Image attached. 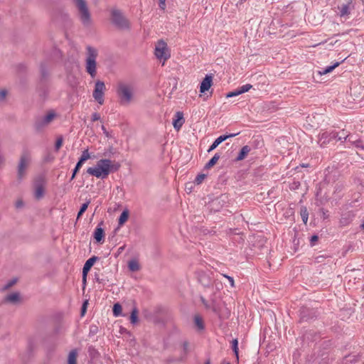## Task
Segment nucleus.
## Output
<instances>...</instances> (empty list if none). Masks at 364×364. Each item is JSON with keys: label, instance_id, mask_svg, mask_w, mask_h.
<instances>
[{"label": "nucleus", "instance_id": "nucleus-17", "mask_svg": "<svg viewBox=\"0 0 364 364\" xmlns=\"http://www.w3.org/2000/svg\"><path fill=\"white\" fill-rule=\"evenodd\" d=\"M40 73H41V82H46L48 80L50 73H49V66L46 61H43L40 65Z\"/></svg>", "mask_w": 364, "mask_h": 364}, {"label": "nucleus", "instance_id": "nucleus-22", "mask_svg": "<svg viewBox=\"0 0 364 364\" xmlns=\"http://www.w3.org/2000/svg\"><path fill=\"white\" fill-rule=\"evenodd\" d=\"M77 351L76 349H73L70 351L68 356V364H77Z\"/></svg>", "mask_w": 364, "mask_h": 364}, {"label": "nucleus", "instance_id": "nucleus-46", "mask_svg": "<svg viewBox=\"0 0 364 364\" xmlns=\"http://www.w3.org/2000/svg\"><path fill=\"white\" fill-rule=\"evenodd\" d=\"M318 240V236L316 235H314L311 237L310 244L311 246L315 245L316 242Z\"/></svg>", "mask_w": 364, "mask_h": 364}, {"label": "nucleus", "instance_id": "nucleus-11", "mask_svg": "<svg viewBox=\"0 0 364 364\" xmlns=\"http://www.w3.org/2000/svg\"><path fill=\"white\" fill-rule=\"evenodd\" d=\"M197 279L204 287H210L213 284L212 279L203 271H198L196 272Z\"/></svg>", "mask_w": 364, "mask_h": 364}, {"label": "nucleus", "instance_id": "nucleus-49", "mask_svg": "<svg viewBox=\"0 0 364 364\" xmlns=\"http://www.w3.org/2000/svg\"><path fill=\"white\" fill-rule=\"evenodd\" d=\"M100 119V115L97 112H95L92 114V121L95 122Z\"/></svg>", "mask_w": 364, "mask_h": 364}, {"label": "nucleus", "instance_id": "nucleus-53", "mask_svg": "<svg viewBox=\"0 0 364 364\" xmlns=\"http://www.w3.org/2000/svg\"><path fill=\"white\" fill-rule=\"evenodd\" d=\"M16 279H13L11 281H10L6 285V288H9L11 287H12L15 283H16Z\"/></svg>", "mask_w": 364, "mask_h": 364}, {"label": "nucleus", "instance_id": "nucleus-16", "mask_svg": "<svg viewBox=\"0 0 364 364\" xmlns=\"http://www.w3.org/2000/svg\"><path fill=\"white\" fill-rule=\"evenodd\" d=\"M212 85L213 76L211 75H206L200 83V92L205 93L211 87Z\"/></svg>", "mask_w": 364, "mask_h": 364}, {"label": "nucleus", "instance_id": "nucleus-5", "mask_svg": "<svg viewBox=\"0 0 364 364\" xmlns=\"http://www.w3.org/2000/svg\"><path fill=\"white\" fill-rule=\"evenodd\" d=\"M117 94L119 100V103L122 105H128L133 97L131 87L124 83H119L118 85Z\"/></svg>", "mask_w": 364, "mask_h": 364}, {"label": "nucleus", "instance_id": "nucleus-52", "mask_svg": "<svg viewBox=\"0 0 364 364\" xmlns=\"http://www.w3.org/2000/svg\"><path fill=\"white\" fill-rule=\"evenodd\" d=\"M356 138L353 135H349L347 141L353 144V141H356Z\"/></svg>", "mask_w": 364, "mask_h": 364}, {"label": "nucleus", "instance_id": "nucleus-14", "mask_svg": "<svg viewBox=\"0 0 364 364\" xmlns=\"http://www.w3.org/2000/svg\"><path fill=\"white\" fill-rule=\"evenodd\" d=\"M103 225V221H101L95 230L93 237L97 242L103 243L105 241V230L101 227Z\"/></svg>", "mask_w": 364, "mask_h": 364}, {"label": "nucleus", "instance_id": "nucleus-34", "mask_svg": "<svg viewBox=\"0 0 364 364\" xmlns=\"http://www.w3.org/2000/svg\"><path fill=\"white\" fill-rule=\"evenodd\" d=\"M232 349L237 359H239V349H238V341L237 338L232 341Z\"/></svg>", "mask_w": 364, "mask_h": 364}, {"label": "nucleus", "instance_id": "nucleus-9", "mask_svg": "<svg viewBox=\"0 0 364 364\" xmlns=\"http://www.w3.org/2000/svg\"><path fill=\"white\" fill-rule=\"evenodd\" d=\"M46 183V180L44 176H38L34 183L35 187V193L34 196L37 200H40L44 196V186Z\"/></svg>", "mask_w": 364, "mask_h": 364}, {"label": "nucleus", "instance_id": "nucleus-30", "mask_svg": "<svg viewBox=\"0 0 364 364\" xmlns=\"http://www.w3.org/2000/svg\"><path fill=\"white\" fill-rule=\"evenodd\" d=\"M338 9H340V16L342 17V16H348L349 14H350V5H347V4H343L341 6V7H338Z\"/></svg>", "mask_w": 364, "mask_h": 364}, {"label": "nucleus", "instance_id": "nucleus-50", "mask_svg": "<svg viewBox=\"0 0 364 364\" xmlns=\"http://www.w3.org/2000/svg\"><path fill=\"white\" fill-rule=\"evenodd\" d=\"M90 272L89 269L83 267L82 268V280H86L87 279V275L88 274V272Z\"/></svg>", "mask_w": 364, "mask_h": 364}, {"label": "nucleus", "instance_id": "nucleus-7", "mask_svg": "<svg viewBox=\"0 0 364 364\" xmlns=\"http://www.w3.org/2000/svg\"><path fill=\"white\" fill-rule=\"evenodd\" d=\"M106 90L104 82L101 80H97L95 85V89L92 92L94 99L100 104L104 103V94Z\"/></svg>", "mask_w": 364, "mask_h": 364}, {"label": "nucleus", "instance_id": "nucleus-44", "mask_svg": "<svg viewBox=\"0 0 364 364\" xmlns=\"http://www.w3.org/2000/svg\"><path fill=\"white\" fill-rule=\"evenodd\" d=\"M223 276L224 277H225L226 279H228L229 282H230V284L232 287H235V281H234V279L233 277H230V276H228L227 274H223Z\"/></svg>", "mask_w": 364, "mask_h": 364}, {"label": "nucleus", "instance_id": "nucleus-63", "mask_svg": "<svg viewBox=\"0 0 364 364\" xmlns=\"http://www.w3.org/2000/svg\"><path fill=\"white\" fill-rule=\"evenodd\" d=\"M83 284H86V280H82Z\"/></svg>", "mask_w": 364, "mask_h": 364}, {"label": "nucleus", "instance_id": "nucleus-23", "mask_svg": "<svg viewBox=\"0 0 364 364\" xmlns=\"http://www.w3.org/2000/svg\"><path fill=\"white\" fill-rule=\"evenodd\" d=\"M5 299L8 302L16 304L20 301V294L17 292L11 293L7 295Z\"/></svg>", "mask_w": 364, "mask_h": 364}, {"label": "nucleus", "instance_id": "nucleus-54", "mask_svg": "<svg viewBox=\"0 0 364 364\" xmlns=\"http://www.w3.org/2000/svg\"><path fill=\"white\" fill-rule=\"evenodd\" d=\"M102 130L103 131V133L107 136H109V132H107V130L106 129V128L105 127L104 125H102Z\"/></svg>", "mask_w": 364, "mask_h": 364}, {"label": "nucleus", "instance_id": "nucleus-3", "mask_svg": "<svg viewBox=\"0 0 364 364\" xmlns=\"http://www.w3.org/2000/svg\"><path fill=\"white\" fill-rule=\"evenodd\" d=\"M111 21L119 29L129 30L130 28L129 20L123 15L119 9H114L111 11Z\"/></svg>", "mask_w": 364, "mask_h": 364}, {"label": "nucleus", "instance_id": "nucleus-18", "mask_svg": "<svg viewBox=\"0 0 364 364\" xmlns=\"http://www.w3.org/2000/svg\"><path fill=\"white\" fill-rule=\"evenodd\" d=\"M355 218V214L353 211H348L341 215L340 218V225L341 226L348 225Z\"/></svg>", "mask_w": 364, "mask_h": 364}, {"label": "nucleus", "instance_id": "nucleus-56", "mask_svg": "<svg viewBox=\"0 0 364 364\" xmlns=\"http://www.w3.org/2000/svg\"><path fill=\"white\" fill-rule=\"evenodd\" d=\"M95 279H96V281H97L98 283H102V282H103V279H100V278H99V277H98L97 274L95 275Z\"/></svg>", "mask_w": 364, "mask_h": 364}, {"label": "nucleus", "instance_id": "nucleus-59", "mask_svg": "<svg viewBox=\"0 0 364 364\" xmlns=\"http://www.w3.org/2000/svg\"><path fill=\"white\" fill-rule=\"evenodd\" d=\"M305 310H306V309H303V310L301 312L303 318L306 317V315L304 314H305Z\"/></svg>", "mask_w": 364, "mask_h": 364}, {"label": "nucleus", "instance_id": "nucleus-37", "mask_svg": "<svg viewBox=\"0 0 364 364\" xmlns=\"http://www.w3.org/2000/svg\"><path fill=\"white\" fill-rule=\"evenodd\" d=\"M353 145H354L357 149L364 151V143L360 139H356V141H353Z\"/></svg>", "mask_w": 364, "mask_h": 364}, {"label": "nucleus", "instance_id": "nucleus-60", "mask_svg": "<svg viewBox=\"0 0 364 364\" xmlns=\"http://www.w3.org/2000/svg\"><path fill=\"white\" fill-rule=\"evenodd\" d=\"M205 364H211L210 360L208 358L205 360Z\"/></svg>", "mask_w": 364, "mask_h": 364}, {"label": "nucleus", "instance_id": "nucleus-31", "mask_svg": "<svg viewBox=\"0 0 364 364\" xmlns=\"http://www.w3.org/2000/svg\"><path fill=\"white\" fill-rule=\"evenodd\" d=\"M122 306L119 303H115L112 307L113 315L116 317L122 315Z\"/></svg>", "mask_w": 364, "mask_h": 364}, {"label": "nucleus", "instance_id": "nucleus-13", "mask_svg": "<svg viewBox=\"0 0 364 364\" xmlns=\"http://www.w3.org/2000/svg\"><path fill=\"white\" fill-rule=\"evenodd\" d=\"M166 48V43L163 41H159L158 45L155 48V55L159 59H164V60L168 58L165 53V50Z\"/></svg>", "mask_w": 364, "mask_h": 364}, {"label": "nucleus", "instance_id": "nucleus-28", "mask_svg": "<svg viewBox=\"0 0 364 364\" xmlns=\"http://www.w3.org/2000/svg\"><path fill=\"white\" fill-rule=\"evenodd\" d=\"M99 259V257L97 256H92L89 258L85 263L83 267L90 270L92 267L94 265L96 261Z\"/></svg>", "mask_w": 364, "mask_h": 364}, {"label": "nucleus", "instance_id": "nucleus-26", "mask_svg": "<svg viewBox=\"0 0 364 364\" xmlns=\"http://www.w3.org/2000/svg\"><path fill=\"white\" fill-rule=\"evenodd\" d=\"M138 313H139V311H138L137 308L136 306H134L132 310L131 315L129 317L131 323L136 324L138 322V321H139Z\"/></svg>", "mask_w": 364, "mask_h": 364}, {"label": "nucleus", "instance_id": "nucleus-32", "mask_svg": "<svg viewBox=\"0 0 364 364\" xmlns=\"http://www.w3.org/2000/svg\"><path fill=\"white\" fill-rule=\"evenodd\" d=\"M89 159H91V156L88 151V149H85L82 152V154H81L80 157L79 158L78 161H80V163H82L84 164V163Z\"/></svg>", "mask_w": 364, "mask_h": 364}, {"label": "nucleus", "instance_id": "nucleus-55", "mask_svg": "<svg viewBox=\"0 0 364 364\" xmlns=\"http://www.w3.org/2000/svg\"><path fill=\"white\" fill-rule=\"evenodd\" d=\"M201 301H202V303L204 304V306H205L206 308H209V305L208 304V302L205 301V299L201 298Z\"/></svg>", "mask_w": 364, "mask_h": 364}, {"label": "nucleus", "instance_id": "nucleus-36", "mask_svg": "<svg viewBox=\"0 0 364 364\" xmlns=\"http://www.w3.org/2000/svg\"><path fill=\"white\" fill-rule=\"evenodd\" d=\"M301 217L303 222L306 223L309 218V213L306 208L304 207L301 209Z\"/></svg>", "mask_w": 364, "mask_h": 364}, {"label": "nucleus", "instance_id": "nucleus-48", "mask_svg": "<svg viewBox=\"0 0 364 364\" xmlns=\"http://www.w3.org/2000/svg\"><path fill=\"white\" fill-rule=\"evenodd\" d=\"M193 184H194V182L192 183V182H188L186 184V190L188 192V193H191L192 189H193Z\"/></svg>", "mask_w": 364, "mask_h": 364}, {"label": "nucleus", "instance_id": "nucleus-42", "mask_svg": "<svg viewBox=\"0 0 364 364\" xmlns=\"http://www.w3.org/2000/svg\"><path fill=\"white\" fill-rule=\"evenodd\" d=\"M240 95H241V93L240 92V90L237 88V89H236L234 91L229 92L228 93H227L226 94V97L227 98L233 97L238 96Z\"/></svg>", "mask_w": 364, "mask_h": 364}, {"label": "nucleus", "instance_id": "nucleus-2", "mask_svg": "<svg viewBox=\"0 0 364 364\" xmlns=\"http://www.w3.org/2000/svg\"><path fill=\"white\" fill-rule=\"evenodd\" d=\"M78 9L79 18L85 27H89L92 24L91 14L88 9L85 0H73Z\"/></svg>", "mask_w": 364, "mask_h": 364}, {"label": "nucleus", "instance_id": "nucleus-35", "mask_svg": "<svg viewBox=\"0 0 364 364\" xmlns=\"http://www.w3.org/2000/svg\"><path fill=\"white\" fill-rule=\"evenodd\" d=\"M82 165H83V164L80 163V161L77 162L75 168L73 170L72 176L70 179V181H73L75 178L77 173L79 172V171L81 168V167L82 166Z\"/></svg>", "mask_w": 364, "mask_h": 364}, {"label": "nucleus", "instance_id": "nucleus-58", "mask_svg": "<svg viewBox=\"0 0 364 364\" xmlns=\"http://www.w3.org/2000/svg\"><path fill=\"white\" fill-rule=\"evenodd\" d=\"M22 205H23V202H22L21 200L18 201V202L16 203V207H17V208L21 207Z\"/></svg>", "mask_w": 364, "mask_h": 364}, {"label": "nucleus", "instance_id": "nucleus-15", "mask_svg": "<svg viewBox=\"0 0 364 364\" xmlns=\"http://www.w3.org/2000/svg\"><path fill=\"white\" fill-rule=\"evenodd\" d=\"M184 122L185 119L183 117V113L182 112H177L173 119V126L174 129L177 131L180 130Z\"/></svg>", "mask_w": 364, "mask_h": 364}, {"label": "nucleus", "instance_id": "nucleus-61", "mask_svg": "<svg viewBox=\"0 0 364 364\" xmlns=\"http://www.w3.org/2000/svg\"><path fill=\"white\" fill-rule=\"evenodd\" d=\"M360 228L364 230V222L360 225Z\"/></svg>", "mask_w": 364, "mask_h": 364}, {"label": "nucleus", "instance_id": "nucleus-1", "mask_svg": "<svg viewBox=\"0 0 364 364\" xmlns=\"http://www.w3.org/2000/svg\"><path fill=\"white\" fill-rule=\"evenodd\" d=\"M119 167L118 164H112V161L109 159H100L97 162L95 167H89L87 173L97 178L105 179L112 171H117Z\"/></svg>", "mask_w": 364, "mask_h": 364}, {"label": "nucleus", "instance_id": "nucleus-12", "mask_svg": "<svg viewBox=\"0 0 364 364\" xmlns=\"http://www.w3.org/2000/svg\"><path fill=\"white\" fill-rule=\"evenodd\" d=\"M240 133L237 132V133H234V134H223V135H220L219 137H218L213 142V144L210 145V146L209 147L208 150V152H210L212 151H213L215 149H216L219 144H220L222 142L225 141V140H227L229 138H232V137H234V136H236L239 134Z\"/></svg>", "mask_w": 364, "mask_h": 364}, {"label": "nucleus", "instance_id": "nucleus-40", "mask_svg": "<svg viewBox=\"0 0 364 364\" xmlns=\"http://www.w3.org/2000/svg\"><path fill=\"white\" fill-rule=\"evenodd\" d=\"M63 143V138L62 136L58 137L55 144V150L58 151L60 147L62 146Z\"/></svg>", "mask_w": 364, "mask_h": 364}, {"label": "nucleus", "instance_id": "nucleus-27", "mask_svg": "<svg viewBox=\"0 0 364 364\" xmlns=\"http://www.w3.org/2000/svg\"><path fill=\"white\" fill-rule=\"evenodd\" d=\"M128 267L132 272H137L140 269V265L135 259H132L128 262Z\"/></svg>", "mask_w": 364, "mask_h": 364}, {"label": "nucleus", "instance_id": "nucleus-33", "mask_svg": "<svg viewBox=\"0 0 364 364\" xmlns=\"http://www.w3.org/2000/svg\"><path fill=\"white\" fill-rule=\"evenodd\" d=\"M90 203V200H88L85 203L82 204L77 213V219H79L82 215V214L86 211Z\"/></svg>", "mask_w": 364, "mask_h": 364}, {"label": "nucleus", "instance_id": "nucleus-51", "mask_svg": "<svg viewBox=\"0 0 364 364\" xmlns=\"http://www.w3.org/2000/svg\"><path fill=\"white\" fill-rule=\"evenodd\" d=\"M159 7L164 10L166 9V0H159Z\"/></svg>", "mask_w": 364, "mask_h": 364}, {"label": "nucleus", "instance_id": "nucleus-4", "mask_svg": "<svg viewBox=\"0 0 364 364\" xmlns=\"http://www.w3.org/2000/svg\"><path fill=\"white\" fill-rule=\"evenodd\" d=\"M87 58L86 59V71L93 78L96 76V58L97 56V50L91 46L87 47Z\"/></svg>", "mask_w": 364, "mask_h": 364}, {"label": "nucleus", "instance_id": "nucleus-57", "mask_svg": "<svg viewBox=\"0 0 364 364\" xmlns=\"http://www.w3.org/2000/svg\"><path fill=\"white\" fill-rule=\"evenodd\" d=\"M345 1V4H347V5H351L352 4V2H353V0H344Z\"/></svg>", "mask_w": 364, "mask_h": 364}, {"label": "nucleus", "instance_id": "nucleus-43", "mask_svg": "<svg viewBox=\"0 0 364 364\" xmlns=\"http://www.w3.org/2000/svg\"><path fill=\"white\" fill-rule=\"evenodd\" d=\"M188 346H189V344L187 341H184L183 343V353L181 355H185L186 357V355L188 352Z\"/></svg>", "mask_w": 364, "mask_h": 364}, {"label": "nucleus", "instance_id": "nucleus-20", "mask_svg": "<svg viewBox=\"0 0 364 364\" xmlns=\"http://www.w3.org/2000/svg\"><path fill=\"white\" fill-rule=\"evenodd\" d=\"M185 360H186L185 355H181L180 357H178V358H176L173 355H170L165 359L164 362L166 364H173V363L184 362Z\"/></svg>", "mask_w": 364, "mask_h": 364}, {"label": "nucleus", "instance_id": "nucleus-38", "mask_svg": "<svg viewBox=\"0 0 364 364\" xmlns=\"http://www.w3.org/2000/svg\"><path fill=\"white\" fill-rule=\"evenodd\" d=\"M207 177V175L205 173H199L195 178L194 183L198 185L200 184L203 180Z\"/></svg>", "mask_w": 364, "mask_h": 364}, {"label": "nucleus", "instance_id": "nucleus-19", "mask_svg": "<svg viewBox=\"0 0 364 364\" xmlns=\"http://www.w3.org/2000/svg\"><path fill=\"white\" fill-rule=\"evenodd\" d=\"M251 148L248 145H245L240 150L237 156L235 159V161H240L244 160L250 152Z\"/></svg>", "mask_w": 364, "mask_h": 364}, {"label": "nucleus", "instance_id": "nucleus-10", "mask_svg": "<svg viewBox=\"0 0 364 364\" xmlns=\"http://www.w3.org/2000/svg\"><path fill=\"white\" fill-rule=\"evenodd\" d=\"M338 136V134L336 132H325L319 135V139L318 143L320 144L321 147H323L326 144H329L331 140L336 139Z\"/></svg>", "mask_w": 364, "mask_h": 364}, {"label": "nucleus", "instance_id": "nucleus-6", "mask_svg": "<svg viewBox=\"0 0 364 364\" xmlns=\"http://www.w3.org/2000/svg\"><path fill=\"white\" fill-rule=\"evenodd\" d=\"M31 159L27 153L21 154L17 166V179L21 181L26 175V169L30 164Z\"/></svg>", "mask_w": 364, "mask_h": 364}, {"label": "nucleus", "instance_id": "nucleus-29", "mask_svg": "<svg viewBox=\"0 0 364 364\" xmlns=\"http://www.w3.org/2000/svg\"><path fill=\"white\" fill-rule=\"evenodd\" d=\"M339 65H340V63L339 62H336L333 65L326 67L322 71H318V73L321 75L329 73L332 72Z\"/></svg>", "mask_w": 364, "mask_h": 364}, {"label": "nucleus", "instance_id": "nucleus-25", "mask_svg": "<svg viewBox=\"0 0 364 364\" xmlns=\"http://www.w3.org/2000/svg\"><path fill=\"white\" fill-rule=\"evenodd\" d=\"M220 156L218 153L215 154V155L209 160V161L205 165V169H209L213 167L218 161Z\"/></svg>", "mask_w": 364, "mask_h": 364}, {"label": "nucleus", "instance_id": "nucleus-41", "mask_svg": "<svg viewBox=\"0 0 364 364\" xmlns=\"http://www.w3.org/2000/svg\"><path fill=\"white\" fill-rule=\"evenodd\" d=\"M252 87V85L246 84V85H242L240 87H238V89L240 90V93L243 94L245 92H248Z\"/></svg>", "mask_w": 364, "mask_h": 364}, {"label": "nucleus", "instance_id": "nucleus-45", "mask_svg": "<svg viewBox=\"0 0 364 364\" xmlns=\"http://www.w3.org/2000/svg\"><path fill=\"white\" fill-rule=\"evenodd\" d=\"M7 95V90H1L0 91V102H2L4 100Z\"/></svg>", "mask_w": 364, "mask_h": 364}, {"label": "nucleus", "instance_id": "nucleus-62", "mask_svg": "<svg viewBox=\"0 0 364 364\" xmlns=\"http://www.w3.org/2000/svg\"><path fill=\"white\" fill-rule=\"evenodd\" d=\"M174 89H176V83L175 84V85L173 87V90H174Z\"/></svg>", "mask_w": 364, "mask_h": 364}, {"label": "nucleus", "instance_id": "nucleus-21", "mask_svg": "<svg viewBox=\"0 0 364 364\" xmlns=\"http://www.w3.org/2000/svg\"><path fill=\"white\" fill-rule=\"evenodd\" d=\"M129 212L127 209L124 210L120 214L118 219L119 226H122L128 220Z\"/></svg>", "mask_w": 364, "mask_h": 364}, {"label": "nucleus", "instance_id": "nucleus-64", "mask_svg": "<svg viewBox=\"0 0 364 364\" xmlns=\"http://www.w3.org/2000/svg\"><path fill=\"white\" fill-rule=\"evenodd\" d=\"M226 364H230V363H227Z\"/></svg>", "mask_w": 364, "mask_h": 364}, {"label": "nucleus", "instance_id": "nucleus-8", "mask_svg": "<svg viewBox=\"0 0 364 364\" xmlns=\"http://www.w3.org/2000/svg\"><path fill=\"white\" fill-rule=\"evenodd\" d=\"M55 117V114L53 112H49L44 117H38L34 123V127L36 131L40 132L48 125Z\"/></svg>", "mask_w": 364, "mask_h": 364}, {"label": "nucleus", "instance_id": "nucleus-39", "mask_svg": "<svg viewBox=\"0 0 364 364\" xmlns=\"http://www.w3.org/2000/svg\"><path fill=\"white\" fill-rule=\"evenodd\" d=\"M338 136H337V140L341 141L343 139H344L345 141H347L348 137L349 136V134H347V132L343 129L341 132L338 133Z\"/></svg>", "mask_w": 364, "mask_h": 364}, {"label": "nucleus", "instance_id": "nucleus-47", "mask_svg": "<svg viewBox=\"0 0 364 364\" xmlns=\"http://www.w3.org/2000/svg\"><path fill=\"white\" fill-rule=\"evenodd\" d=\"M87 301H85L81 307V316H84L87 310Z\"/></svg>", "mask_w": 364, "mask_h": 364}, {"label": "nucleus", "instance_id": "nucleus-24", "mask_svg": "<svg viewBox=\"0 0 364 364\" xmlns=\"http://www.w3.org/2000/svg\"><path fill=\"white\" fill-rule=\"evenodd\" d=\"M194 323L199 331H202L205 328L203 318L199 315H195Z\"/></svg>", "mask_w": 364, "mask_h": 364}]
</instances>
